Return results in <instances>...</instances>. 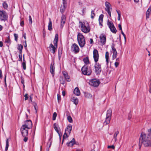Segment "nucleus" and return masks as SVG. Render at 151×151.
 <instances>
[{"label": "nucleus", "instance_id": "obj_1", "mask_svg": "<svg viewBox=\"0 0 151 151\" xmlns=\"http://www.w3.org/2000/svg\"><path fill=\"white\" fill-rule=\"evenodd\" d=\"M148 133L142 132L139 138V144L145 147H151V128L148 130Z\"/></svg>", "mask_w": 151, "mask_h": 151}, {"label": "nucleus", "instance_id": "obj_2", "mask_svg": "<svg viewBox=\"0 0 151 151\" xmlns=\"http://www.w3.org/2000/svg\"><path fill=\"white\" fill-rule=\"evenodd\" d=\"M93 53V58L95 63L94 65L95 72L97 74H99L101 72V64L97 63L99 58L98 52L97 50L95 49Z\"/></svg>", "mask_w": 151, "mask_h": 151}, {"label": "nucleus", "instance_id": "obj_3", "mask_svg": "<svg viewBox=\"0 0 151 151\" xmlns=\"http://www.w3.org/2000/svg\"><path fill=\"white\" fill-rule=\"evenodd\" d=\"M58 39V34H56L53 41V43L54 46L51 43L49 47V48L50 49V51H52V52L53 54L55 53V50L57 49Z\"/></svg>", "mask_w": 151, "mask_h": 151}, {"label": "nucleus", "instance_id": "obj_4", "mask_svg": "<svg viewBox=\"0 0 151 151\" xmlns=\"http://www.w3.org/2000/svg\"><path fill=\"white\" fill-rule=\"evenodd\" d=\"M77 39L80 47H83L86 44L84 37L83 35L81 33H78L77 35Z\"/></svg>", "mask_w": 151, "mask_h": 151}, {"label": "nucleus", "instance_id": "obj_5", "mask_svg": "<svg viewBox=\"0 0 151 151\" xmlns=\"http://www.w3.org/2000/svg\"><path fill=\"white\" fill-rule=\"evenodd\" d=\"M79 24L81 26V30L85 33H88L90 31V26L88 24H85V22L80 21Z\"/></svg>", "mask_w": 151, "mask_h": 151}, {"label": "nucleus", "instance_id": "obj_6", "mask_svg": "<svg viewBox=\"0 0 151 151\" xmlns=\"http://www.w3.org/2000/svg\"><path fill=\"white\" fill-rule=\"evenodd\" d=\"M112 115V111L111 109H108L107 111L106 117L105 121L104 123V124L106 125L110 122Z\"/></svg>", "mask_w": 151, "mask_h": 151}, {"label": "nucleus", "instance_id": "obj_7", "mask_svg": "<svg viewBox=\"0 0 151 151\" xmlns=\"http://www.w3.org/2000/svg\"><path fill=\"white\" fill-rule=\"evenodd\" d=\"M81 71L82 73L86 75H90L92 73V70L91 68L89 67L88 68L86 65H84L82 67Z\"/></svg>", "mask_w": 151, "mask_h": 151}, {"label": "nucleus", "instance_id": "obj_8", "mask_svg": "<svg viewBox=\"0 0 151 151\" xmlns=\"http://www.w3.org/2000/svg\"><path fill=\"white\" fill-rule=\"evenodd\" d=\"M72 126L71 124H69L68 126L65 129V132L63 136V139L62 142V143H63L64 140L66 138L68 137L67 134L68 133L69 134H70L72 130Z\"/></svg>", "mask_w": 151, "mask_h": 151}, {"label": "nucleus", "instance_id": "obj_9", "mask_svg": "<svg viewBox=\"0 0 151 151\" xmlns=\"http://www.w3.org/2000/svg\"><path fill=\"white\" fill-rule=\"evenodd\" d=\"M7 13L4 11L0 10V19L1 21L5 22L8 19Z\"/></svg>", "mask_w": 151, "mask_h": 151}, {"label": "nucleus", "instance_id": "obj_10", "mask_svg": "<svg viewBox=\"0 0 151 151\" xmlns=\"http://www.w3.org/2000/svg\"><path fill=\"white\" fill-rule=\"evenodd\" d=\"M107 25L111 32L114 33H116L117 30L114 26L113 23L110 22L109 19L107 21Z\"/></svg>", "mask_w": 151, "mask_h": 151}, {"label": "nucleus", "instance_id": "obj_11", "mask_svg": "<svg viewBox=\"0 0 151 151\" xmlns=\"http://www.w3.org/2000/svg\"><path fill=\"white\" fill-rule=\"evenodd\" d=\"M71 50L72 52L75 54H77L79 52L80 49L77 45L74 43L71 46Z\"/></svg>", "mask_w": 151, "mask_h": 151}, {"label": "nucleus", "instance_id": "obj_12", "mask_svg": "<svg viewBox=\"0 0 151 151\" xmlns=\"http://www.w3.org/2000/svg\"><path fill=\"white\" fill-rule=\"evenodd\" d=\"M29 129L22 125L20 128V131L22 136H27Z\"/></svg>", "mask_w": 151, "mask_h": 151}, {"label": "nucleus", "instance_id": "obj_13", "mask_svg": "<svg viewBox=\"0 0 151 151\" xmlns=\"http://www.w3.org/2000/svg\"><path fill=\"white\" fill-rule=\"evenodd\" d=\"M32 121L30 120H27L25 122V124L22 125L29 129L32 128Z\"/></svg>", "mask_w": 151, "mask_h": 151}, {"label": "nucleus", "instance_id": "obj_14", "mask_svg": "<svg viewBox=\"0 0 151 151\" xmlns=\"http://www.w3.org/2000/svg\"><path fill=\"white\" fill-rule=\"evenodd\" d=\"M100 83V82L99 81L96 79L92 80L91 81H90L89 83L90 85L94 87L98 86Z\"/></svg>", "mask_w": 151, "mask_h": 151}, {"label": "nucleus", "instance_id": "obj_15", "mask_svg": "<svg viewBox=\"0 0 151 151\" xmlns=\"http://www.w3.org/2000/svg\"><path fill=\"white\" fill-rule=\"evenodd\" d=\"M112 50H111V52L113 53L112 55V59L114 60L116 58L117 56V52L116 51V48L113 46H111Z\"/></svg>", "mask_w": 151, "mask_h": 151}, {"label": "nucleus", "instance_id": "obj_16", "mask_svg": "<svg viewBox=\"0 0 151 151\" xmlns=\"http://www.w3.org/2000/svg\"><path fill=\"white\" fill-rule=\"evenodd\" d=\"M100 39V42L102 44L104 45L106 42V37L105 35L104 34L101 35L99 36Z\"/></svg>", "mask_w": 151, "mask_h": 151}, {"label": "nucleus", "instance_id": "obj_17", "mask_svg": "<svg viewBox=\"0 0 151 151\" xmlns=\"http://www.w3.org/2000/svg\"><path fill=\"white\" fill-rule=\"evenodd\" d=\"M62 73L66 81L68 82L70 81V77L68 75L67 72L65 71H63Z\"/></svg>", "mask_w": 151, "mask_h": 151}, {"label": "nucleus", "instance_id": "obj_18", "mask_svg": "<svg viewBox=\"0 0 151 151\" xmlns=\"http://www.w3.org/2000/svg\"><path fill=\"white\" fill-rule=\"evenodd\" d=\"M50 68V73L52 74V76H53L55 74V67L54 65V64H53L52 63H51Z\"/></svg>", "mask_w": 151, "mask_h": 151}, {"label": "nucleus", "instance_id": "obj_19", "mask_svg": "<svg viewBox=\"0 0 151 151\" xmlns=\"http://www.w3.org/2000/svg\"><path fill=\"white\" fill-rule=\"evenodd\" d=\"M74 144H76L75 142V140L74 138H73L69 142L67 143V145L68 146L72 147Z\"/></svg>", "mask_w": 151, "mask_h": 151}, {"label": "nucleus", "instance_id": "obj_20", "mask_svg": "<svg viewBox=\"0 0 151 151\" xmlns=\"http://www.w3.org/2000/svg\"><path fill=\"white\" fill-rule=\"evenodd\" d=\"M71 101L73 102V103L76 105L78 103V99L76 97H73L71 99Z\"/></svg>", "mask_w": 151, "mask_h": 151}, {"label": "nucleus", "instance_id": "obj_21", "mask_svg": "<svg viewBox=\"0 0 151 151\" xmlns=\"http://www.w3.org/2000/svg\"><path fill=\"white\" fill-rule=\"evenodd\" d=\"M73 92L74 94L77 96L80 95V92L78 88H76L74 90Z\"/></svg>", "mask_w": 151, "mask_h": 151}, {"label": "nucleus", "instance_id": "obj_22", "mask_svg": "<svg viewBox=\"0 0 151 151\" xmlns=\"http://www.w3.org/2000/svg\"><path fill=\"white\" fill-rule=\"evenodd\" d=\"M103 14H101L100 15L99 19V25L101 26H102V23L103 22Z\"/></svg>", "mask_w": 151, "mask_h": 151}, {"label": "nucleus", "instance_id": "obj_23", "mask_svg": "<svg viewBox=\"0 0 151 151\" xmlns=\"http://www.w3.org/2000/svg\"><path fill=\"white\" fill-rule=\"evenodd\" d=\"M109 52L107 51L106 52L105 54V58L106 59V64L107 66H108L109 63Z\"/></svg>", "mask_w": 151, "mask_h": 151}, {"label": "nucleus", "instance_id": "obj_24", "mask_svg": "<svg viewBox=\"0 0 151 151\" xmlns=\"http://www.w3.org/2000/svg\"><path fill=\"white\" fill-rule=\"evenodd\" d=\"M53 127L55 130L58 133H59V130L58 129H59L60 128L59 127V126L58 124L56 123H55L53 124Z\"/></svg>", "mask_w": 151, "mask_h": 151}, {"label": "nucleus", "instance_id": "obj_25", "mask_svg": "<svg viewBox=\"0 0 151 151\" xmlns=\"http://www.w3.org/2000/svg\"><path fill=\"white\" fill-rule=\"evenodd\" d=\"M151 12V7L150 6L146 12V18L147 19L149 18V16Z\"/></svg>", "mask_w": 151, "mask_h": 151}, {"label": "nucleus", "instance_id": "obj_26", "mask_svg": "<svg viewBox=\"0 0 151 151\" xmlns=\"http://www.w3.org/2000/svg\"><path fill=\"white\" fill-rule=\"evenodd\" d=\"M24 54L23 55V62L22 63V66L23 68V69L24 70H25L26 69V62L25 60L24 59Z\"/></svg>", "mask_w": 151, "mask_h": 151}, {"label": "nucleus", "instance_id": "obj_27", "mask_svg": "<svg viewBox=\"0 0 151 151\" xmlns=\"http://www.w3.org/2000/svg\"><path fill=\"white\" fill-rule=\"evenodd\" d=\"M52 137L51 136V135H50V136L49 139V140L48 141L47 145H49L48 148H50V147L51 144H52Z\"/></svg>", "mask_w": 151, "mask_h": 151}, {"label": "nucleus", "instance_id": "obj_28", "mask_svg": "<svg viewBox=\"0 0 151 151\" xmlns=\"http://www.w3.org/2000/svg\"><path fill=\"white\" fill-rule=\"evenodd\" d=\"M110 6H106V8L105 9L106 11L107 12L109 17H111V12L110 11V9H111V8L110 7Z\"/></svg>", "mask_w": 151, "mask_h": 151}, {"label": "nucleus", "instance_id": "obj_29", "mask_svg": "<svg viewBox=\"0 0 151 151\" xmlns=\"http://www.w3.org/2000/svg\"><path fill=\"white\" fill-rule=\"evenodd\" d=\"M83 61L85 63V65H87L89 63V60L88 59V57H86L85 58H84L83 59Z\"/></svg>", "mask_w": 151, "mask_h": 151}, {"label": "nucleus", "instance_id": "obj_30", "mask_svg": "<svg viewBox=\"0 0 151 151\" xmlns=\"http://www.w3.org/2000/svg\"><path fill=\"white\" fill-rule=\"evenodd\" d=\"M5 43L8 44L9 45H10L11 43V40L10 39V36H8V37H6L5 40Z\"/></svg>", "mask_w": 151, "mask_h": 151}, {"label": "nucleus", "instance_id": "obj_31", "mask_svg": "<svg viewBox=\"0 0 151 151\" xmlns=\"http://www.w3.org/2000/svg\"><path fill=\"white\" fill-rule=\"evenodd\" d=\"M119 132L118 131H116L114 134L113 139H114L115 142H116L117 141V136L119 134Z\"/></svg>", "mask_w": 151, "mask_h": 151}, {"label": "nucleus", "instance_id": "obj_32", "mask_svg": "<svg viewBox=\"0 0 151 151\" xmlns=\"http://www.w3.org/2000/svg\"><path fill=\"white\" fill-rule=\"evenodd\" d=\"M48 29L49 30H51L52 29V22L51 19H49V21L48 25Z\"/></svg>", "mask_w": 151, "mask_h": 151}, {"label": "nucleus", "instance_id": "obj_33", "mask_svg": "<svg viewBox=\"0 0 151 151\" xmlns=\"http://www.w3.org/2000/svg\"><path fill=\"white\" fill-rule=\"evenodd\" d=\"M65 17L64 15H62L61 17V23L62 24H64L65 23Z\"/></svg>", "mask_w": 151, "mask_h": 151}, {"label": "nucleus", "instance_id": "obj_34", "mask_svg": "<svg viewBox=\"0 0 151 151\" xmlns=\"http://www.w3.org/2000/svg\"><path fill=\"white\" fill-rule=\"evenodd\" d=\"M23 48V46L21 44L18 45V47H17V49L18 50H19V53H22V49Z\"/></svg>", "mask_w": 151, "mask_h": 151}, {"label": "nucleus", "instance_id": "obj_35", "mask_svg": "<svg viewBox=\"0 0 151 151\" xmlns=\"http://www.w3.org/2000/svg\"><path fill=\"white\" fill-rule=\"evenodd\" d=\"M66 6H64V5L63 6L61 5V7L60 8V12L62 13V14H63L66 9Z\"/></svg>", "mask_w": 151, "mask_h": 151}, {"label": "nucleus", "instance_id": "obj_36", "mask_svg": "<svg viewBox=\"0 0 151 151\" xmlns=\"http://www.w3.org/2000/svg\"><path fill=\"white\" fill-rule=\"evenodd\" d=\"M9 146V142H8V139H7L6 140V145L5 148V150L6 151L8 149V147Z\"/></svg>", "mask_w": 151, "mask_h": 151}, {"label": "nucleus", "instance_id": "obj_37", "mask_svg": "<svg viewBox=\"0 0 151 151\" xmlns=\"http://www.w3.org/2000/svg\"><path fill=\"white\" fill-rule=\"evenodd\" d=\"M3 6L4 8L5 9H7L8 7V5L7 3L5 1L3 3Z\"/></svg>", "mask_w": 151, "mask_h": 151}, {"label": "nucleus", "instance_id": "obj_38", "mask_svg": "<svg viewBox=\"0 0 151 151\" xmlns=\"http://www.w3.org/2000/svg\"><path fill=\"white\" fill-rule=\"evenodd\" d=\"M95 14L94 13V11L93 10H92L91 11V17L92 19H93L95 16Z\"/></svg>", "mask_w": 151, "mask_h": 151}, {"label": "nucleus", "instance_id": "obj_39", "mask_svg": "<svg viewBox=\"0 0 151 151\" xmlns=\"http://www.w3.org/2000/svg\"><path fill=\"white\" fill-rule=\"evenodd\" d=\"M19 61L22 62V53H19Z\"/></svg>", "mask_w": 151, "mask_h": 151}, {"label": "nucleus", "instance_id": "obj_40", "mask_svg": "<svg viewBox=\"0 0 151 151\" xmlns=\"http://www.w3.org/2000/svg\"><path fill=\"white\" fill-rule=\"evenodd\" d=\"M57 113L56 112H55L53 114V116H52V120H55L56 119V117L57 116Z\"/></svg>", "mask_w": 151, "mask_h": 151}, {"label": "nucleus", "instance_id": "obj_41", "mask_svg": "<svg viewBox=\"0 0 151 151\" xmlns=\"http://www.w3.org/2000/svg\"><path fill=\"white\" fill-rule=\"evenodd\" d=\"M68 120L70 123H72L73 122L72 118L70 116H69L67 117Z\"/></svg>", "mask_w": 151, "mask_h": 151}, {"label": "nucleus", "instance_id": "obj_42", "mask_svg": "<svg viewBox=\"0 0 151 151\" xmlns=\"http://www.w3.org/2000/svg\"><path fill=\"white\" fill-rule=\"evenodd\" d=\"M62 54V51H60L59 50H58V58L60 60Z\"/></svg>", "mask_w": 151, "mask_h": 151}, {"label": "nucleus", "instance_id": "obj_43", "mask_svg": "<svg viewBox=\"0 0 151 151\" xmlns=\"http://www.w3.org/2000/svg\"><path fill=\"white\" fill-rule=\"evenodd\" d=\"M14 40L15 41H17L18 39V35L16 34H14Z\"/></svg>", "mask_w": 151, "mask_h": 151}, {"label": "nucleus", "instance_id": "obj_44", "mask_svg": "<svg viewBox=\"0 0 151 151\" xmlns=\"http://www.w3.org/2000/svg\"><path fill=\"white\" fill-rule=\"evenodd\" d=\"M29 20L30 24H32V20L31 17L30 16H29Z\"/></svg>", "mask_w": 151, "mask_h": 151}, {"label": "nucleus", "instance_id": "obj_45", "mask_svg": "<svg viewBox=\"0 0 151 151\" xmlns=\"http://www.w3.org/2000/svg\"><path fill=\"white\" fill-rule=\"evenodd\" d=\"M121 33L123 35V36L124 38L125 41V42H126V37L124 33L123 32V31L122 30V31H121Z\"/></svg>", "mask_w": 151, "mask_h": 151}, {"label": "nucleus", "instance_id": "obj_46", "mask_svg": "<svg viewBox=\"0 0 151 151\" xmlns=\"http://www.w3.org/2000/svg\"><path fill=\"white\" fill-rule=\"evenodd\" d=\"M27 136H23V137H24V139H23V141L25 142H26L27 140H28V137H27Z\"/></svg>", "mask_w": 151, "mask_h": 151}, {"label": "nucleus", "instance_id": "obj_47", "mask_svg": "<svg viewBox=\"0 0 151 151\" xmlns=\"http://www.w3.org/2000/svg\"><path fill=\"white\" fill-rule=\"evenodd\" d=\"M105 5L106 6H110L111 5L107 1H106L105 3Z\"/></svg>", "mask_w": 151, "mask_h": 151}, {"label": "nucleus", "instance_id": "obj_48", "mask_svg": "<svg viewBox=\"0 0 151 151\" xmlns=\"http://www.w3.org/2000/svg\"><path fill=\"white\" fill-rule=\"evenodd\" d=\"M119 62L116 61V62L115 63H114V65L115 66V67L116 68L119 65Z\"/></svg>", "mask_w": 151, "mask_h": 151}, {"label": "nucleus", "instance_id": "obj_49", "mask_svg": "<svg viewBox=\"0 0 151 151\" xmlns=\"http://www.w3.org/2000/svg\"><path fill=\"white\" fill-rule=\"evenodd\" d=\"M63 4L62 5L63 6L64 5V6H66V4H67L66 1L65 0H63Z\"/></svg>", "mask_w": 151, "mask_h": 151}, {"label": "nucleus", "instance_id": "obj_50", "mask_svg": "<svg viewBox=\"0 0 151 151\" xmlns=\"http://www.w3.org/2000/svg\"><path fill=\"white\" fill-rule=\"evenodd\" d=\"M108 148H111L113 149H114L115 148V147L113 145H111V146H108Z\"/></svg>", "mask_w": 151, "mask_h": 151}, {"label": "nucleus", "instance_id": "obj_51", "mask_svg": "<svg viewBox=\"0 0 151 151\" xmlns=\"http://www.w3.org/2000/svg\"><path fill=\"white\" fill-rule=\"evenodd\" d=\"M28 94H25L24 95V96L25 97L24 100H26L28 99Z\"/></svg>", "mask_w": 151, "mask_h": 151}, {"label": "nucleus", "instance_id": "obj_52", "mask_svg": "<svg viewBox=\"0 0 151 151\" xmlns=\"http://www.w3.org/2000/svg\"><path fill=\"white\" fill-rule=\"evenodd\" d=\"M57 98L58 102H59V101H60L61 99V97L60 95L58 94L57 95Z\"/></svg>", "mask_w": 151, "mask_h": 151}, {"label": "nucleus", "instance_id": "obj_53", "mask_svg": "<svg viewBox=\"0 0 151 151\" xmlns=\"http://www.w3.org/2000/svg\"><path fill=\"white\" fill-rule=\"evenodd\" d=\"M118 27L119 28V30H121L122 31V29L121 25L120 24H118Z\"/></svg>", "mask_w": 151, "mask_h": 151}, {"label": "nucleus", "instance_id": "obj_54", "mask_svg": "<svg viewBox=\"0 0 151 151\" xmlns=\"http://www.w3.org/2000/svg\"><path fill=\"white\" fill-rule=\"evenodd\" d=\"M20 24L21 26L23 27L24 24V21H21L20 22Z\"/></svg>", "mask_w": 151, "mask_h": 151}, {"label": "nucleus", "instance_id": "obj_55", "mask_svg": "<svg viewBox=\"0 0 151 151\" xmlns=\"http://www.w3.org/2000/svg\"><path fill=\"white\" fill-rule=\"evenodd\" d=\"M21 83L22 84H23V86H24V79L23 78H22L21 79Z\"/></svg>", "mask_w": 151, "mask_h": 151}, {"label": "nucleus", "instance_id": "obj_56", "mask_svg": "<svg viewBox=\"0 0 151 151\" xmlns=\"http://www.w3.org/2000/svg\"><path fill=\"white\" fill-rule=\"evenodd\" d=\"M0 78L1 79L2 78V72L1 70H0Z\"/></svg>", "mask_w": 151, "mask_h": 151}, {"label": "nucleus", "instance_id": "obj_57", "mask_svg": "<svg viewBox=\"0 0 151 151\" xmlns=\"http://www.w3.org/2000/svg\"><path fill=\"white\" fill-rule=\"evenodd\" d=\"M121 17V14H118V20L119 21L120 20V18Z\"/></svg>", "mask_w": 151, "mask_h": 151}, {"label": "nucleus", "instance_id": "obj_58", "mask_svg": "<svg viewBox=\"0 0 151 151\" xmlns=\"http://www.w3.org/2000/svg\"><path fill=\"white\" fill-rule=\"evenodd\" d=\"M24 46L25 47H26L27 46V45L26 43V40L24 42Z\"/></svg>", "mask_w": 151, "mask_h": 151}, {"label": "nucleus", "instance_id": "obj_59", "mask_svg": "<svg viewBox=\"0 0 151 151\" xmlns=\"http://www.w3.org/2000/svg\"><path fill=\"white\" fill-rule=\"evenodd\" d=\"M26 33H24L23 35V37H24V39L25 40H26Z\"/></svg>", "mask_w": 151, "mask_h": 151}, {"label": "nucleus", "instance_id": "obj_60", "mask_svg": "<svg viewBox=\"0 0 151 151\" xmlns=\"http://www.w3.org/2000/svg\"><path fill=\"white\" fill-rule=\"evenodd\" d=\"M3 46V43L1 41H0V47H2Z\"/></svg>", "mask_w": 151, "mask_h": 151}, {"label": "nucleus", "instance_id": "obj_61", "mask_svg": "<svg viewBox=\"0 0 151 151\" xmlns=\"http://www.w3.org/2000/svg\"><path fill=\"white\" fill-rule=\"evenodd\" d=\"M62 93L63 96H64L65 95V92L64 91H63Z\"/></svg>", "mask_w": 151, "mask_h": 151}, {"label": "nucleus", "instance_id": "obj_62", "mask_svg": "<svg viewBox=\"0 0 151 151\" xmlns=\"http://www.w3.org/2000/svg\"><path fill=\"white\" fill-rule=\"evenodd\" d=\"M90 44H92L93 43V40L92 38H91L90 39Z\"/></svg>", "mask_w": 151, "mask_h": 151}, {"label": "nucleus", "instance_id": "obj_63", "mask_svg": "<svg viewBox=\"0 0 151 151\" xmlns=\"http://www.w3.org/2000/svg\"><path fill=\"white\" fill-rule=\"evenodd\" d=\"M6 74L5 75V77H4V79L5 83H6Z\"/></svg>", "mask_w": 151, "mask_h": 151}, {"label": "nucleus", "instance_id": "obj_64", "mask_svg": "<svg viewBox=\"0 0 151 151\" xmlns=\"http://www.w3.org/2000/svg\"><path fill=\"white\" fill-rule=\"evenodd\" d=\"M85 10H86V8H83L82 10V12L83 13H84L85 12Z\"/></svg>", "mask_w": 151, "mask_h": 151}]
</instances>
